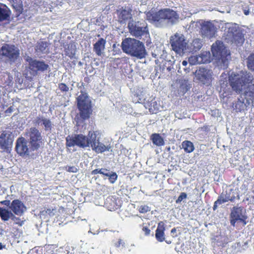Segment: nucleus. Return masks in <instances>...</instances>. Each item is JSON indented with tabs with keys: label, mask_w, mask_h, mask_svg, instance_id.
<instances>
[{
	"label": "nucleus",
	"mask_w": 254,
	"mask_h": 254,
	"mask_svg": "<svg viewBox=\"0 0 254 254\" xmlns=\"http://www.w3.org/2000/svg\"><path fill=\"white\" fill-rule=\"evenodd\" d=\"M0 203L9 207V205H10L11 202H10V200H3V201H0Z\"/></svg>",
	"instance_id": "8fccbe9b"
},
{
	"label": "nucleus",
	"mask_w": 254,
	"mask_h": 254,
	"mask_svg": "<svg viewBox=\"0 0 254 254\" xmlns=\"http://www.w3.org/2000/svg\"><path fill=\"white\" fill-rule=\"evenodd\" d=\"M170 44L174 52L181 54L186 49L187 43L183 35L176 33L171 37Z\"/></svg>",
	"instance_id": "1a4fd4ad"
},
{
	"label": "nucleus",
	"mask_w": 254,
	"mask_h": 254,
	"mask_svg": "<svg viewBox=\"0 0 254 254\" xmlns=\"http://www.w3.org/2000/svg\"><path fill=\"white\" fill-rule=\"evenodd\" d=\"M243 96L248 98L251 104H254V85L249 91L245 92Z\"/></svg>",
	"instance_id": "473e14b6"
},
{
	"label": "nucleus",
	"mask_w": 254,
	"mask_h": 254,
	"mask_svg": "<svg viewBox=\"0 0 254 254\" xmlns=\"http://www.w3.org/2000/svg\"><path fill=\"white\" fill-rule=\"evenodd\" d=\"M90 144L93 149L97 153H102L109 150L108 147L99 142L98 140H96V136H95V138L91 139Z\"/></svg>",
	"instance_id": "aec40b11"
},
{
	"label": "nucleus",
	"mask_w": 254,
	"mask_h": 254,
	"mask_svg": "<svg viewBox=\"0 0 254 254\" xmlns=\"http://www.w3.org/2000/svg\"><path fill=\"white\" fill-rule=\"evenodd\" d=\"M66 169L68 172H76L77 169L74 166H67L66 167Z\"/></svg>",
	"instance_id": "a18cd8bd"
},
{
	"label": "nucleus",
	"mask_w": 254,
	"mask_h": 254,
	"mask_svg": "<svg viewBox=\"0 0 254 254\" xmlns=\"http://www.w3.org/2000/svg\"><path fill=\"white\" fill-rule=\"evenodd\" d=\"M132 100L133 102L135 103H140L141 102V99L138 97V96L137 94H134Z\"/></svg>",
	"instance_id": "49530a36"
},
{
	"label": "nucleus",
	"mask_w": 254,
	"mask_h": 254,
	"mask_svg": "<svg viewBox=\"0 0 254 254\" xmlns=\"http://www.w3.org/2000/svg\"><path fill=\"white\" fill-rule=\"evenodd\" d=\"M182 64L184 65V66H186L187 64H188V62L187 61H183L182 62Z\"/></svg>",
	"instance_id": "6e6d98bb"
},
{
	"label": "nucleus",
	"mask_w": 254,
	"mask_h": 254,
	"mask_svg": "<svg viewBox=\"0 0 254 254\" xmlns=\"http://www.w3.org/2000/svg\"><path fill=\"white\" fill-rule=\"evenodd\" d=\"M107 177H109L110 182L112 184H113L115 182V181L117 180V177H118L116 173L112 172H111V173L109 174V175Z\"/></svg>",
	"instance_id": "ea45409f"
},
{
	"label": "nucleus",
	"mask_w": 254,
	"mask_h": 254,
	"mask_svg": "<svg viewBox=\"0 0 254 254\" xmlns=\"http://www.w3.org/2000/svg\"><path fill=\"white\" fill-rule=\"evenodd\" d=\"M15 150L21 156L29 155V150L27 145V141L24 137H19L17 139Z\"/></svg>",
	"instance_id": "2eb2a0df"
},
{
	"label": "nucleus",
	"mask_w": 254,
	"mask_h": 254,
	"mask_svg": "<svg viewBox=\"0 0 254 254\" xmlns=\"http://www.w3.org/2000/svg\"><path fill=\"white\" fill-rule=\"evenodd\" d=\"M25 61L28 63L26 66L27 72L32 76H36L38 73L47 71L49 67L48 64L44 61L33 59L29 56L26 58Z\"/></svg>",
	"instance_id": "39448f33"
},
{
	"label": "nucleus",
	"mask_w": 254,
	"mask_h": 254,
	"mask_svg": "<svg viewBox=\"0 0 254 254\" xmlns=\"http://www.w3.org/2000/svg\"><path fill=\"white\" fill-rule=\"evenodd\" d=\"M13 214L10 209L9 210L7 208L0 207V216L2 220L4 221H8L11 219Z\"/></svg>",
	"instance_id": "a878e982"
},
{
	"label": "nucleus",
	"mask_w": 254,
	"mask_h": 254,
	"mask_svg": "<svg viewBox=\"0 0 254 254\" xmlns=\"http://www.w3.org/2000/svg\"><path fill=\"white\" fill-rule=\"evenodd\" d=\"M10 14V10L5 5L0 6V21L8 20Z\"/></svg>",
	"instance_id": "b1692460"
},
{
	"label": "nucleus",
	"mask_w": 254,
	"mask_h": 254,
	"mask_svg": "<svg viewBox=\"0 0 254 254\" xmlns=\"http://www.w3.org/2000/svg\"><path fill=\"white\" fill-rule=\"evenodd\" d=\"M150 139L153 144L156 146H161L165 144L164 139L159 133H152L150 136Z\"/></svg>",
	"instance_id": "393cba45"
},
{
	"label": "nucleus",
	"mask_w": 254,
	"mask_h": 254,
	"mask_svg": "<svg viewBox=\"0 0 254 254\" xmlns=\"http://www.w3.org/2000/svg\"><path fill=\"white\" fill-rule=\"evenodd\" d=\"M142 231L144 232L145 235H148L150 234V230L146 226H143Z\"/></svg>",
	"instance_id": "09e8293b"
},
{
	"label": "nucleus",
	"mask_w": 254,
	"mask_h": 254,
	"mask_svg": "<svg viewBox=\"0 0 254 254\" xmlns=\"http://www.w3.org/2000/svg\"><path fill=\"white\" fill-rule=\"evenodd\" d=\"M45 118L42 117V116H38L36 118V119L33 121V124L35 126H40L42 125V124L43 122L44 119H45Z\"/></svg>",
	"instance_id": "58836bf2"
},
{
	"label": "nucleus",
	"mask_w": 254,
	"mask_h": 254,
	"mask_svg": "<svg viewBox=\"0 0 254 254\" xmlns=\"http://www.w3.org/2000/svg\"><path fill=\"white\" fill-rule=\"evenodd\" d=\"M11 220H12L14 223L16 224L21 226L24 224V221L21 220L19 217H16L15 214H13V216L11 217Z\"/></svg>",
	"instance_id": "4c0bfd02"
},
{
	"label": "nucleus",
	"mask_w": 254,
	"mask_h": 254,
	"mask_svg": "<svg viewBox=\"0 0 254 254\" xmlns=\"http://www.w3.org/2000/svg\"><path fill=\"white\" fill-rule=\"evenodd\" d=\"M182 148L188 153L192 152L194 149L193 143L189 140H185L182 143Z\"/></svg>",
	"instance_id": "c85d7f7f"
},
{
	"label": "nucleus",
	"mask_w": 254,
	"mask_h": 254,
	"mask_svg": "<svg viewBox=\"0 0 254 254\" xmlns=\"http://www.w3.org/2000/svg\"><path fill=\"white\" fill-rule=\"evenodd\" d=\"M251 104L248 98H245L243 94L238 99L235 105V109L237 112H241L246 109L247 107Z\"/></svg>",
	"instance_id": "6ab92c4d"
},
{
	"label": "nucleus",
	"mask_w": 254,
	"mask_h": 254,
	"mask_svg": "<svg viewBox=\"0 0 254 254\" xmlns=\"http://www.w3.org/2000/svg\"><path fill=\"white\" fill-rule=\"evenodd\" d=\"M25 135L28 138L32 150H37L40 147L43 142V138L41 132L37 128H30L25 132Z\"/></svg>",
	"instance_id": "6e6552de"
},
{
	"label": "nucleus",
	"mask_w": 254,
	"mask_h": 254,
	"mask_svg": "<svg viewBox=\"0 0 254 254\" xmlns=\"http://www.w3.org/2000/svg\"><path fill=\"white\" fill-rule=\"evenodd\" d=\"M238 196L236 190L232 188H228L225 192H223L215 202L213 207V210H216L218 205L228 201H233L236 197Z\"/></svg>",
	"instance_id": "9d476101"
},
{
	"label": "nucleus",
	"mask_w": 254,
	"mask_h": 254,
	"mask_svg": "<svg viewBox=\"0 0 254 254\" xmlns=\"http://www.w3.org/2000/svg\"><path fill=\"white\" fill-rule=\"evenodd\" d=\"M13 142L11 133L4 130L0 135V147L6 152H9Z\"/></svg>",
	"instance_id": "ddd939ff"
},
{
	"label": "nucleus",
	"mask_w": 254,
	"mask_h": 254,
	"mask_svg": "<svg viewBox=\"0 0 254 254\" xmlns=\"http://www.w3.org/2000/svg\"><path fill=\"white\" fill-rule=\"evenodd\" d=\"M145 15L146 20L157 26H161L165 21L173 24L179 19V15L176 11L168 8L161 9L158 11L152 9L146 12Z\"/></svg>",
	"instance_id": "f03ea898"
},
{
	"label": "nucleus",
	"mask_w": 254,
	"mask_h": 254,
	"mask_svg": "<svg viewBox=\"0 0 254 254\" xmlns=\"http://www.w3.org/2000/svg\"><path fill=\"white\" fill-rule=\"evenodd\" d=\"M121 48L124 53L138 59L145 58L147 54L143 42L134 38H126L123 39Z\"/></svg>",
	"instance_id": "7ed1b4c3"
},
{
	"label": "nucleus",
	"mask_w": 254,
	"mask_h": 254,
	"mask_svg": "<svg viewBox=\"0 0 254 254\" xmlns=\"http://www.w3.org/2000/svg\"><path fill=\"white\" fill-rule=\"evenodd\" d=\"M195 76L203 84H210L212 79V72L210 70L203 67H199L195 71Z\"/></svg>",
	"instance_id": "f8f14e48"
},
{
	"label": "nucleus",
	"mask_w": 254,
	"mask_h": 254,
	"mask_svg": "<svg viewBox=\"0 0 254 254\" xmlns=\"http://www.w3.org/2000/svg\"><path fill=\"white\" fill-rule=\"evenodd\" d=\"M77 146V142L75 139V134L72 135H68L66 137V146L67 147Z\"/></svg>",
	"instance_id": "7c9ffc66"
},
{
	"label": "nucleus",
	"mask_w": 254,
	"mask_h": 254,
	"mask_svg": "<svg viewBox=\"0 0 254 254\" xmlns=\"http://www.w3.org/2000/svg\"><path fill=\"white\" fill-rule=\"evenodd\" d=\"M187 193L185 192H182L180 196L178 197L176 200L177 203L181 202L183 200L187 198Z\"/></svg>",
	"instance_id": "37998d69"
},
{
	"label": "nucleus",
	"mask_w": 254,
	"mask_h": 254,
	"mask_svg": "<svg viewBox=\"0 0 254 254\" xmlns=\"http://www.w3.org/2000/svg\"><path fill=\"white\" fill-rule=\"evenodd\" d=\"M249 13V10H245L244 11V14L246 15H248Z\"/></svg>",
	"instance_id": "4d7b16f0"
},
{
	"label": "nucleus",
	"mask_w": 254,
	"mask_h": 254,
	"mask_svg": "<svg viewBox=\"0 0 254 254\" xmlns=\"http://www.w3.org/2000/svg\"><path fill=\"white\" fill-rule=\"evenodd\" d=\"M189 62L191 65L200 64L202 63V57L198 56H192L189 58Z\"/></svg>",
	"instance_id": "2f4dec72"
},
{
	"label": "nucleus",
	"mask_w": 254,
	"mask_h": 254,
	"mask_svg": "<svg viewBox=\"0 0 254 254\" xmlns=\"http://www.w3.org/2000/svg\"><path fill=\"white\" fill-rule=\"evenodd\" d=\"M247 66L251 70L254 71V53L251 54L247 59Z\"/></svg>",
	"instance_id": "e433bc0d"
},
{
	"label": "nucleus",
	"mask_w": 254,
	"mask_h": 254,
	"mask_svg": "<svg viewBox=\"0 0 254 254\" xmlns=\"http://www.w3.org/2000/svg\"><path fill=\"white\" fill-rule=\"evenodd\" d=\"M19 56L20 51L14 45L5 44L0 49V58L5 59L10 64L14 63Z\"/></svg>",
	"instance_id": "0eeeda50"
},
{
	"label": "nucleus",
	"mask_w": 254,
	"mask_h": 254,
	"mask_svg": "<svg viewBox=\"0 0 254 254\" xmlns=\"http://www.w3.org/2000/svg\"><path fill=\"white\" fill-rule=\"evenodd\" d=\"M232 41L237 45L242 44L245 41L244 36L240 31H236L233 34Z\"/></svg>",
	"instance_id": "bb28decb"
},
{
	"label": "nucleus",
	"mask_w": 254,
	"mask_h": 254,
	"mask_svg": "<svg viewBox=\"0 0 254 254\" xmlns=\"http://www.w3.org/2000/svg\"><path fill=\"white\" fill-rule=\"evenodd\" d=\"M13 111V108L12 106L8 108L7 110H5V113L6 115H9V114L11 113Z\"/></svg>",
	"instance_id": "3c124183"
},
{
	"label": "nucleus",
	"mask_w": 254,
	"mask_h": 254,
	"mask_svg": "<svg viewBox=\"0 0 254 254\" xmlns=\"http://www.w3.org/2000/svg\"><path fill=\"white\" fill-rule=\"evenodd\" d=\"M59 89L62 92H67L69 90V87L64 83H61L58 85Z\"/></svg>",
	"instance_id": "a19ab883"
},
{
	"label": "nucleus",
	"mask_w": 254,
	"mask_h": 254,
	"mask_svg": "<svg viewBox=\"0 0 254 254\" xmlns=\"http://www.w3.org/2000/svg\"><path fill=\"white\" fill-rule=\"evenodd\" d=\"M166 243H167L168 244H170V243H171V241H166Z\"/></svg>",
	"instance_id": "bf43d9fd"
},
{
	"label": "nucleus",
	"mask_w": 254,
	"mask_h": 254,
	"mask_svg": "<svg viewBox=\"0 0 254 254\" xmlns=\"http://www.w3.org/2000/svg\"><path fill=\"white\" fill-rule=\"evenodd\" d=\"M231 218L230 223L234 226L237 221L243 222L244 225L246 224L245 220L247 217L245 215V210L241 207H233L231 213Z\"/></svg>",
	"instance_id": "9b49d317"
},
{
	"label": "nucleus",
	"mask_w": 254,
	"mask_h": 254,
	"mask_svg": "<svg viewBox=\"0 0 254 254\" xmlns=\"http://www.w3.org/2000/svg\"><path fill=\"white\" fill-rule=\"evenodd\" d=\"M213 56L218 60L222 59L227 56V51L223 43L219 41H216L211 47Z\"/></svg>",
	"instance_id": "4468645a"
},
{
	"label": "nucleus",
	"mask_w": 254,
	"mask_h": 254,
	"mask_svg": "<svg viewBox=\"0 0 254 254\" xmlns=\"http://www.w3.org/2000/svg\"><path fill=\"white\" fill-rule=\"evenodd\" d=\"M155 237L159 242H162L165 240L163 229L160 227V224L156 231Z\"/></svg>",
	"instance_id": "72a5a7b5"
},
{
	"label": "nucleus",
	"mask_w": 254,
	"mask_h": 254,
	"mask_svg": "<svg viewBox=\"0 0 254 254\" xmlns=\"http://www.w3.org/2000/svg\"><path fill=\"white\" fill-rule=\"evenodd\" d=\"M131 10L126 9L123 7L117 10L118 21L120 23H125L128 19L131 18Z\"/></svg>",
	"instance_id": "a211bd4d"
},
{
	"label": "nucleus",
	"mask_w": 254,
	"mask_h": 254,
	"mask_svg": "<svg viewBox=\"0 0 254 254\" xmlns=\"http://www.w3.org/2000/svg\"><path fill=\"white\" fill-rule=\"evenodd\" d=\"M55 210L53 209H47L46 211V213L48 214L50 216H53L55 215Z\"/></svg>",
	"instance_id": "de8ad7c7"
},
{
	"label": "nucleus",
	"mask_w": 254,
	"mask_h": 254,
	"mask_svg": "<svg viewBox=\"0 0 254 254\" xmlns=\"http://www.w3.org/2000/svg\"><path fill=\"white\" fill-rule=\"evenodd\" d=\"M76 47L73 42L67 44L64 48L65 55L71 59L75 58Z\"/></svg>",
	"instance_id": "5701e85b"
},
{
	"label": "nucleus",
	"mask_w": 254,
	"mask_h": 254,
	"mask_svg": "<svg viewBox=\"0 0 254 254\" xmlns=\"http://www.w3.org/2000/svg\"><path fill=\"white\" fill-rule=\"evenodd\" d=\"M76 102L80 118L83 120L88 119L92 113V106L87 94L81 93L76 98Z\"/></svg>",
	"instance_id": "20e7f679"
},
{
	"label": "nucleus",
	"mask_w": 254,
	"mask_h": 254,
	"mask_svg": "<svg viewBox=\"0 0 254 254\" xmlns=\"http://www.w3.org/2000/svg\"><path fill=\"white\" fill-rule=\"evenodd\" d=\"M176 232V230L175 228L172 229L171 230V233H174Z\"/></svg>",
	"instance_id": "13d9d810"
},
{
	"label": "nucleus",
	"mask_w": 254,
	"mask_h": 254,
	"mask_svg": "<svg viewBox=\"0 0 254 254\" xmlns=\"http://www.w3.org/2000/svg\"><path fill=\"white\" fill-rule=\"evenodd\" d=\"M48 45L47 42L40 41L38 42L36 46V50L43 54L47 53L48 49L47 48Z\"/></svg>",
	"instance_id": "cd10ccee"
},
{
	"label": "nucleus",
	"mask_w": 254,
	"mask_h": 254,
	"mask_svg": "<svg viewBox=\"0 0 254 254\" xmlns=\"http://www.w3.org/2000/svg\"><path fill=\"white\" fill-rule=\"evenodd\" d=\"M42 125L44 126V130L45 131H51L53 127V124H52L51 121L50 119L46 118L45 119H44Z\"/></svg>",
	"instance_id": "f704fd0d"
},
{
	"label": "nucleus",
	"mask_w": 254,
	"mask_h": 254,
	"mask_svg": "<svg viewBox=\"0 0 254 254\" xmlns=\"http://www.w3.org/2000/svg\"><path fill=\"white\" fill-rule=\"evenodd\" d=\"M100 174H103L106 176H108L109 175V174L111 173V171L106 169L102 168L100 169Z\"/></svg>",
	"instance_id": "c03bdc74"
},
{
	"label": "nucleus",
	"mask_w": 254,
	"mask_h": 254,
	"mask_svg": "<svg viewBox=\"0 0 254 254\" xmlns=\"http://www.w3.org/2000/svg\"><path fill=\"white\" fill-rule=\"evenodd\" d=\"M9 209L14 214L21 216L26 211V207L22 201L15 199L11 202Z\"/></svg>",
	"instance_id": "dca6fc26"
},
{
	"label": "nucleus",
	"mask_w": 254,
	"mask_h": 254,
	"mask_svg": "<svg viewBox=\"0 0 254 254\" xmlns=\"http://www.w3.org/2000/svg\"><path fill=\"white\" fill-rule=\"evenodd\" d=\"M180 88L182 92L186 93L190 88V86L188 83V80H182L180 86Z\"/></svg>",
	"instance_id": "c9c22d12"
},
{
	"label": "nucleus",
	"mask_w": 254,
	"mask_h": 254,
	"mask_svg": "<svg viewBox=\"0 0 254 254\" xmlns=\"http://www.w3.org/2000/svg\"><path fill=\"white\" fill-rule=\"evenodd\" d=\"M124 244H125V243H124V242L123 241V240H121V239H119V241L118 242V243H117V244H116V246H117V247H120L121 245H122V246H124Z\"/></svg>",
	"instance_id": "603ef678"
},
{
	"label": "nucleus",
	"mask_w": 254,
	"mask_h": 254,
	"mask_svg": "<svg viewBox=\"0 0 254 254\" xmlns=\"http://www.w3.org/2000/svg\"><path fill=\"white\" fill-rule=\"evenodd\" d=\"M3 249H6V246L4 245H3L1 243H0V250H2Z\"/></svg>",
	"instance_id": "5fc2aeb1"
},
{
	"label": "nucleus",
	"mask_w": 254,
	"mask_h": 254,
	"mask_svg": "<svg viewBox=\"0 0 254 254\" xmlns=\"http://www.w3.org/2000/svg\"><path fill=\"white\" fill-rule=\"evenodd\" d=\"M75 139L77 142V146L84 148L88 146L90 144V140L88 137L82 134H75Z\"/></svg>",
	"instance_id": "4be33fe9"
},
{
	"label": "nucleus",
	"mask_w": 254,
	"mask_h": 254,
	"mask_svg": "<svg viewBox=\"0 0 254 254\" xmlns=\"http://www.w3.org/2000/svg\"><path fill=\"white\" fill-rule=\"evenodd\" d=\"M106 43V41L101 38L93 45V50L97 55L101 56L102 52L105 48Z\"/></svg>",
	"instance_id": "412c9836"
},
{
	"label": "nucleus",
	"mask_w": 254,
	"mask_h": 254,
	"mask_svg": "<svg viewBox=\"0 0 254 254\" xmlns=\"http://www.w3.org/2000/svg\"><path fill=\"white\" fill-rule=\"evenodd\" d=\"M127 28L130 34L137 38H141L142 36L149 35L147 24L143 21H130L128 23Z\"/></svg>",
	"instance_id": "423d86ee"
},
{
	"label": "nucleus",
	"mask_w": 254,
	"mask_h": 254,
	"mask_svg": "<svg viewBox=\"0 0 254 254\" xmlns=\"http://www.w3.org/2000/svg\"><path fill=\"white\" fill-rule=\"evenodd\" d=\"M150 210V208L147 205H142L139 208V211L142 213H146Z\"/></svg>",
	"instance_id": "79ce46f5"
},
{
	"label": "nucleus",
	"mask_w": 254,
	"mask_h": 254,
	"mask_svg": "<svg viewBox=\"0 0 254 254\" xmlns=\"http://www.w3.org/2000/svg\"><path fill=\"white\" fill-rule=\"evenodd\" d=\"M253 80V75L246 71L232 72L229 75L228 80H220V92H223L225 97L231 95L232 90L240 93L245 89L247 85L252 84Z\"/></svg>",
	"instance_id": "f257e3e1"
},
{
	"label": "nucleus",
	"mask_w": 254,
	"mask_h": 254,
	"mask_svg": "<svg viewBox=\"0 0 254 254\" xmlns=\"http://www.w3.org/2000/svg\"><path fill=\"white\" fill-rule=\"evenodd\" d=\"M100 174V169H95V170H94L93 171H92V174Z\"/></svg>",
	"instance_id": "864d4df0"
},
{
	"label": "nucleus",
	"mask_w": 254,
	"mask_h": 254,
	"mask_svg": "<svg viewBox=\"0 0 254 254\" xmlns=\"http://www.w3.org/2000/svg\"><path fill=\"white\" fill-rule=\"evenodd\" d=\"M202 46V41L198 38L193 39L191 43V49L194 52H197L199 50Z\"/></svg>",
	"instance_id": "c756f323"
},
{
	"label": "nucleus",
	"mask_w": 254,
	"mask_h": 254,
	"mask_svg": "<svg viewBox=\"0 0 254 254\" xmlns=\"http://www.w3.org/2000/svg\"><path fill=\"white\" fill-rule=\"evenodd\" d=\"M201 32L202 35L211 38L215 34V27L212 23L206 22L202 25Z\"/></svg>",
	"instance_id": "f3484780"
}]
</instances>
